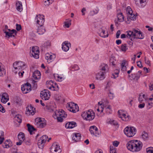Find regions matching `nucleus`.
Instances as JSON below:
<instances>
[{
    "instance_id": "f257e3e1",
    "label": "nucleus",
    "mask_w": 153,
    "mask_h": 153,
    "mask_svg": "<svg viewBox=\"0 0 153 153\" xmlns=\"http://www.w3.org/2000/svg\"><path fill=\"white\" fill-rule=\"evenodd\" d=\"M142 143L137 140H131L129 141L126 145L128 149L133 152H137L140 151L143 146Z\"/></svg>"
},
{
    "instance_id": "f03ea898",
    "label": "nucleus",
    "mask_w": 153,
    "mask_h": 153,
    "mask_svg": "<svg viewBox=\"0 0 153 153\" xmlns=\"http://www.w3.org/2000/svg\"><path fill=\"white\" fill-rule=\"evenodd\" d=\"M127 36L128 38H129L132 41L135 39H143L144 38V36L143 33L140 30H138L134 29L131 31H127Z\"/></svg>"
},
{
    "instance_id": "7ed1b4c3",
    "label": "nucleus",
    "mask_w": 153,
    "mask_h": 153,
    "mask_svg": "<svg viewBox=\"0 0 153 153\" xmlns=\"http://www.w3.org/2000/svg\"><path fill=\"white\" fill-rule=\"evenodd\" d=\"M54 112V114L53 115V117L55 119H57L58 122H61L63 121V118H65L67 116V114L65 113V111L62 110L58 111L56 110H52Z\"/></svg>"
},
{
    "instance_id": "20e7f679",
    "label": "nucleus",
    "mask_w": 153,
    "mask_h": 153,
    "mask_svg": "<svg viewBox=\"0 0 153 153\" xmlns=\"http://www.w3.org/2000/svg\"><path fill=\"white\" fill-rule=\"evenodd\" d=\"M95 115L94 113L91 109L83 112L81 115L83 119L89 121L94 119Z\"/></svg>"
},
{
    "instance_id": "39448f33",
    "label": "nucleus",
    "mask_w": 153,
    "mask_h": 153,
    "mask_svg": "<svg viewBox=\"0 0 153 153\" xmlns=\"http://www.w3.org/2000/svg\"><path fill=\"white\" fill-rule=\"evenodd\" d=\"M136 129L133 127H126L124 130V132L128 137H133L136 133Z\"/></svg>"
},
{
    "instance_id": "423d86ee",
    "label": "nucleus",
    "mask_w": 153,
    "mask_h": 153,
    "mask_svg": "<svg viewBox=\"0 0 153 153\" xmlns=\"http://www.w3.org/2000/svg\"><path fill=\"white\" fill-rule=\"evenodd\" d=\"M66 107L68 110L74 113L79 110L77 105L72 102L68 103L66 105Z\"/></svg>"
},
{
    "instance_id": "0eeeda50",
    "label": "nucleus",
    "mask_w": 153,
    "mask_h": 153,
    "mask_svg": "<svg viewBox=\"0 0 153 153\" xmlns=\"http://www.w3.org/2000/svg\"><path fill=\"white\" fill-rule=\"evenodd\" d=\"M35 125L38 128H43L46 125V120L42 118H36L35 119Z\"/></svg>"
},
{
    "instance_id": "6e6552de",
    "label": "nucleus",
    "mask_w": 153,
    "mask_h": 153,
    "mask_svg": "<svg viewBox=\"0 0 153 153\" xmlns=\"http://www.w3.org/2000/svg\"><path fill=\"white\" fill-rule=\"evenodd\" d=\"M13 66L15 70L18 69L19 70H23L26 68L25 64L21 61L15 62L13 64Z\"/></svg>"
},
{
    "instance_id": "1a4fd4ad",
    "label": "nucleus",
    "mask_w": 153,
    "mask_h": 153,
    "mask_svg": "<svg viewBox=\"0 0 153 153\" xmlns=\"http://www.w3.org/2000/svg\"><path fill=\"white\" fill-rule=\"evenodd\" d=\"M48 138V136L46 135L42 136L38 141V147L42 149L43 148L44 144Z\"/></svg>"
},
{
    "instance_id": "9d476101",
    "label": "nucleus",
    "mask_w": 153,
    "mask_h": 153,
    "mask_svg": "<svg viewBox=\"0 0 153 153\" xmlns=\"http://www.w3.org/2000/svg\"><path fill=\"white\" fill-rule=\"evenodd\" d=\"M126 12L128 15L127 19L128 21L129 19L131 20H135L136 19V18L135 15L132 14L133 12L130 7H127L126 9Z\"/></svg>"
},
{
    "instance_id": "9b49d317",
    "label": "nucleus",
    "mask_w": 153,
    "mask_h": 153,
    "mask_svg": "<svg viewBox=\"0 0 153 153\" xmlns=\"http://www.w3.org/2000/svg\"><path fill=\"white\" fill-rule=\"evenodd\" d=\"M39 48L37 46H35L32 48L30 53L34 58L36 59L39 58Z\"/></svg>"
},
{
    "instance_id": "f8f14e48",
    "label": "nucleus",
    "mask_w": 153,
    "mask_h": 153,
    "mask_svg": "<svg viewBox=\"0 0 153 153\" xmlns=\"http://www.w3.org/2000/svg\"><path fill=\"white\" fill-rule=\"evenodd\" d=\"M43 16L40 15H37L35 18V20L36 22L37 25L42 26L44 24L45 19Z\"/></svg>"
},
{
    "instance_id": "ddd939ff",
    "label": "nucleus",
    "mask_w": 153,
    "mask_h": 153,
    "mask_svg": "<svg viewBox=\"0 0 153 153\" xmlns=\"http://www.w3.org/2000/svg\"><path fill=\"white\" fill-rule=\"evenodd\" d=\"M50 149L51 152L53 153V151L56 153H60L61 152L60 147L59 146L56 142L53 144Z\"/></svg>"
},
{
    "instance_id": "4468645a",
    "label": "nucleus",
    "mask_w": 153,
    "mask_h": 153,
    "mask_svg": "<svg viewBox=\"0 0 153 153\" xmlns=\"http://www.w3.org/2000/svg\"><path fill=\"white\" fill-rule=\"evenodd\" d=\"M21 90L24 94H27L31 90L30 84L28 82L22 86Z\"/></svg>"
},
{
    "instance_id": "2eb2a0df",
    "label": "nucleus",
    "mask_w": 153,
    "mask_h": 153,
    "mask_svg": "<svg viewBox=\"0 0 153 153\" xmlns=\"http://www.w3.org/2000/svg\"><path fill=\"white\" fill-rule=\"evenodd\" d=\"M89 130L91 134H93L96 136L99 135V133L98 131V128L95 126H91Z\"/></svg>"
},
{
    "instance_id": "dca6fc26",
    "label": "nucleus",
    "mask_w": 153,
    "mask_h": 153,
    "mask_svg": "<svg viewBox=\"0 0 153 153\" xmlns=\"http://www.w3.org/2000/svg\"><path fill=\"white\" fill-rule=\"evenodd\" d=\"M71 46L70 43H68V41L64 42L62 44V49L64 51L66 52L68 51Z\"/></svg>"
},
{
    "instance_id": "f3484780",
    "label": "nucleus",
    "mask_w": 153,
    "mask_h": 153,
    "mask_svg": "<svg viewBox=\"0 0 153 153\" xmlns=\"http://www.w3.org/2000/svg\"><path fill=\"white\" fill-rule=\"evenodd\" d=\"M118 114L119 115V117L121 118L124 121H128L129 120V116L126 115V114L123 113L122 114H121V112L120 111H118Z\"/></svg>"
},
{
    "instance_id": "a211bd4d",
    "label": "nucleus",
    "mask_w": 153,
    "mask_h": 153,
    "mask_svg": "<svg viewBox=\"0 0 153 153\" xmlns=\"http://www.w3.org/2000/svg\"><path fill=\"white\" fill-rule=\"evenodd\" d=\"M105 74L104 72L100 71L96 74V79L100 80L103 79L105 78Z\"/></svg>"
},
{
    "instance_id": "6ab92c4d",
    "label": "nucleus",
    "mask_w": 153,
    "mask_h": 153,
    "mask_svg": "<svg viewBox=\"0 0 153 153\" xmlns=\"http://www.w3.org/2000/svg\"><path fill=\"white\" fill-rule=\"evenodd\" d=\"M46 91L47 90H45L44 91H41L40 94L42 95V99L45 100H48L50 97V95Z\"/></svg>"
},
{
    "instance_id": "aec40b11",
    "label": "nucleus",
    "mask_w": 153,
    "mask_h": 153,
    "mask_svg": "<svg viewBox=\"0 0 153 153\" xmlns=\"http://www.w3.org/2000/svg\"><path fill=\"white\" fill-rule=\"evenodd\" d=\"M40 73L38 71H35L33 74V80H38L40 78Z\"/></svg>"
},
{
    "instance_id": "412c9836",
    "label": "nucleus",
    "mask_w": 153,
    "mask_h": 153,
    "mask_svg": "<svg viewBox=\"0 0 153 153\" xmlns=\"http://www.w3.org/2000/svg\"><path fill=\"white\" fill-rule=\"evenodd\" d=\"M9 100V96L8 94L6 93H3L2 95L1 102L3 103H5Z\"/></svg>"
},
{
    "instance_id": "4be33fe9",
    "label": "nucleus",
    "mask_w": 153,
    "mask_h": 153,
    "mask_svg": "<svg viewBox=\"0 0 153 153\" xmlns=\"http://www.w3.org/2000/svg\"><path fill=\"white\" fill-rule=\"evenodd\" d=\"M35 108L31 106H28L26 108V114L33 115L34 114V110Z\"/></svg>"
},
{
    "instance_id": "5701e85b",
    "label": "nucleus",
    "mask_w": 153,
    "mask_h": 153,
    "mask_svg": "<svg viewBox=\"0 0 153 153\" xmlns=\"http://www.w3.org/2000/svg\"><path fill=\"white\" fill-rule=\"evenodd\" d=\"M73 140H74L75 142H78L80 140L81 135L79 133H75L73 134Z\"/></svg>"
},
{
    "instance_id": "b1692460",
    "label": "nucleus",
    "mask_w": 153,
    "mask_h": 153,
    "mask_svg": "<svg viewBox=\"0 0 153 153\" xmlns=\"http://www.w3.org/2000/svg\"><path fill=\"white\" fill-rule=\"evenodd\" d=\"M99 70L100 71L105 73L106 71L108 70V66L106 64H102L100 66Z\"/></svg>"
},
{
    "instance_id": "393cba45",
    "label": "nucleus",
    "mask_w": 153,
    "mask_h": 153,
    "mask_svg": "<svg viewBox=\"0 0 153 153\" xmlns=\"http://www.w3.org/2000/svg\"><path fill=\"white\" fill-rule=\"evenodd\" d=\"M76 126V124L74 122H70L67 123L65 125V127L67 128H72Z\"/></svg>"
},
{
    "instance_id": "a878e982",
    "label": "nucleus",
    "mask_w": 153,
    "mask_h": 153,
    "mask_svg": "<svg viewBox=\"0 0 153 153\" xmlns=\"http://www.w3.org/2000/svg\"><path fill=\"white\" fill-rule=\"evenodd\" d=\"M107 94L108 95V97L111 99H113L114 97V93L112 90L110 88H108L107 91Z\"/></svg>"
},
{
    "instance_id": "bb28decb",
    "label": "nucleus",
    "mask_w": 153,
    "mask_h": 153,
    "mask_svg": "<svg viewBox=\"0 0 153 153\" xmlns=\"http://www.w3.org/2000/svg\"><path fill=\"white\" fill-rule=\"evenodd\" d=\"M127 65L128 63L127 61L125 60H123L121 64L122 70L123 71H126L127 68L126 66Z\"/></svg>"
},
{
    "instance_id": "cd10ccee",
    "label": "nucleus",
    "mask_w": 153,
    "mask_h": 153,
    "mask_svg": "<svg viewBox=\"0 0 153 153\" xmlns=\"http://www.w3.org/2000/svg\"><path fill=\"white\" fill-rule=\"evenodd\" d=\"M45 30L44 27L42 26L39 27L36 32L39 35L43 34L45 32Z\"/></svg>"
},
{
    "instance_id": "c85d7f7f",
    "label": "nucleus",
    "mask_w": 153,
    "mask_h": 153,
    "mask_svg": "<svg viewBox=\"0 0 153 153\" xmlns=\"http://www.w3.org/2000/svg\"><path fill=\"white\" fill-rule=\"evenodd\" d=\"M147 0H135L136 4H138L139 2L141 5L142 7H144L146 4V1Z\"/></svg>"
},
{
    "instance_id": "c756f323",
    "label": "nucleus",
    "mask_w": 153,
    "mask_h": 153,
    "mask_svg": "<svg viewBox=\"0 0 153 153\" xmlns=\"http://www.w3.org/2000/svg\"><path fill=\"white\" fill-rule=\"evenodd\" d=\"M17 10L21 12L23 10L22 6V2L19 1L16 3Z\"/></svg>"
},
{
    "instance_id": "7c9ffc66",
    "label": "nucleus",
    "mask_w": 153,
    "mask_h": 153,
    "mask_svg": "<svg viewBox=\"0 0 153 153\" xmlns=\"http://www.w3.org/2000/svg\"><path fill=\"white\" fill-rule=\"evenodd\" d=\"M12 146L11 143L10 142V140H7L4 143L3 145V146L4 148H9Z\"/></svg>"
},
{
    "instance_id": "2f4dec72",
    "label": "nucleus",
    "mask_w": 153,
    "mask_h": 153,
    "mask_svg": "<svg viewBox=\"0 0 153 153\" xmlns=\"http://www.w3.org/2000/svg\"><path fill=\"white\" fill-rule=\"evenodd\" d=\"M28 128V130L30 134H32V132L36 130V129L34 127L30 124H27V125Z\"/></svg>"
},
{
    "instance_id": "473e14b6",
    "label": "nucleus",
    "mask_w": 153,
    "mask_h": 153,
    "mask_svg": "<svg viewBox=\"0 0 153 153\" xmlns=\"http://www.w3.org/2000/svg\"><path fill=\"white\" fill-rule=\"evenodd\" d=\"M4 33H5V37L9 38L10 37H13L15 38V35L13 34L12 33L10 32H8L6 31H4Z\"/></svg>"
},
{
    "instance_id": "72a5a7b5",
    "label": "nucleus",
    "mask_w": 153,
    "mask_h": 153,
    "mask_svg": "<svg viewBox=\"0 0 153 153\" xmlns=\"http://www.w3.org/2000/svg\"><path fill=\"white\" fill-rule=\"evenodd\" d=\"M18 138L19 140H21L24 141L25 140V136L23 133L20 132L18 135Z\"/></svg>"
},
{
    "instance_id": "f704fd0d",
    "label": "nucleus",
    "mask_w": 153,
    "mask_h": 153,
    "mask_svg": "<svg viewBox=\"0 0 153 153\" xmlns=\"http://www.w3.org/2000/svg\"><path fill=\"white\" fill-rule=\"evenodd\" d=\"M54 82L52 80H50L49 81H47L46 82L47 86L50 89L52 90V85H53Z\"/></svg>"
},
{
    "instance_id": "c9c22d12",
    "label": "nucleus",
    "mask_w": 153,
    "mask_h": 153,
    "mask_svg": "<svg viewBox=\"0 0 153 153\" xmlns=\"http://www.w3.org/2000/svg\"><path fill=\"white\" fill-rule=\"evenodd\" d=\"M117 17L118 20L120 22H123L124 20V16L121 13L117 14Z\"/></svg>"
},
{
    "instance_id": "e433bc0d",
    "label": "nucleus",
    "mask_w": 153,
    "mask_h": 153,
    "mask_svg": "<svg viewBox=\"0 0 153 153\" xmlns=\"http://www.w3.org/2000/svg\"><path fill=\"white\" fill-rule=\"evenodd\" d=\"M50 45V43L49 41L46 42L44 44H42V49L43 50L44 48H47L48 46Z\"/></svg>"
},
{
    "instance_id": "4c0bfd02",
    "label": "nucleus",
    "mask_w": 153,
    "mask_h": 153,
    "mask_svg": "<svg viewBox=\"0 0 153 153\" xmlns=\"http://www.w3.org/2000/svg\"><path fill=\"white\" fill-rule=\"evenodd\" d=\"M141 73L142 71H138L137 73L135 74L136 76H135V78H134V80H137L141 75Z\"/></svg>"
},
{
    "instance_id": "58836bf2",
    "label": "nucleus",
    "mask_w": 153,
    "mask_h": 153,
    "mask_svg": "<svg viewBox=\"0 0 153 153\" xmlns=\"http://www.w3.org/2000/svg\"><path fill=\"white\" fill-rule=\"evenodd\" d=\"M15 120L19 123L22 122V120L21 115H16L15 117Z\"/></svg>"
},
{
    "instance_id": "ea45409f",
    "label": "nucleus",
    "mask_w": 153,
    "mask_h": 153,
    "mask_svg": "<svg viewBox=\"0 0 153 153\" xmlns=\"http://www.w3.org/2000/svg\"><path fill=\"white\" fill-rule=\"evenodd\" d=\"M52 87L53 88V89H52V91H57L59 89V86L56 82H54L53 85H52Z\"/></svg>"
},
{
    "instance_id": "a19ab883",
    "label": "nucleus",
    "mask_w": 153,
    "mask_h": 153,
    "mask_svg": "<svg viewBox=\"0 0 153 153\" xmlns=\"http://www.w3.org/2000/svg\"><path fill=\"white\" fill-rule=\"evenodd\" d=\"M109 123H110L111 125L117 126V127H118V123L115 120L110 119L109 120Z\"/></svg>"
},
{
    "instance_id": "79ce46f5",
    "label": "nucleus",
    "mask_w": 153,
    "mask_h": 153,
    "mask_svg": "<svg viewBox=\"0 0 153 153\" xmlns=\"http://www.w3.org/2000/svg\"><path fill=\"white\" fill-rule=\"evenodd\" d=\"M6 74V71L5 69L3 68H1L0 66V76H2L4 75H5Z\"/></svg>"
},
{
    "instance_id": "37998d69",
    "label": "nucleus",
    "mask_w": 153,
    "mask_h": 153,
    "mask_svg": "<svg viewBox=\"0 0 153 153\" xmlns=\"http://www.w3.org/2000/svg\"><path fill=\"white\" fill-rule=\"evenodd\" d=\"M142 137L143 140H146L148 138V134L147 133L144 131L142 135Z\"/></svg>"
},
{
    "instance_id": "c03bdc74",
    "label": "nucleus",
    "mask_w": 153,
    "mask_h": 153,
    "mask_svg": "<svg viewBox=\"0 0 153 153\" xmlns=\"http://www.w3.org/2000/svg\"><path fill=\"white\" fill-rule=\"evenodd\" d=\"M128 49L126 44H122L121 46V50L125 52Z\"/></svg>"
},
{
    "instance_id": "a18cd8bd",
    "label": "nucleus",
    "mask_w": 153,
    "mask_h": 153,
    "mask_svg": "<svg viewBox=\"0 0 153 153\" xmlns=\"http://www.w3.org/2000/svg\"><path fill=\"white\" fill-rule=\"evenodd\" d=\"M133 100L134 98L131 97H129L127 100V102L129 103L130 106L132 105V102L133 101Z\"/></svg>"
},
{
    "instance_id": "49530a36",
    "label": "nucleus",
    "mask_w": 153,
    "mask_h": 153,
    "mask_svg": "<svg viewBox=\"0 0 153 153\" xmlns=\"http://www.w3.org/2000/svg\"><path fill=\"white\" fill-rule=\"evenodd\" d=\"M147 153H153V147H149L146 149Z\"/></svg>"
},
{
    "instance_id": "de8ad7c7",
    "label": "nucleus",
    "mask_w": 153,
    "mask_h": 153,
    "mask_svg": "<svg viewBox=\"0 0 153 153\" xmlns=\"http://www.w3.org/2000/svg\"><path fill=\"white\" fill-rule=\"evenodd\" d=\"M37 82V81L35 80H33L32 81V84L33 85V88L34 89H36L37 88V85L36 82Z\"/></svg>"
},
{
    "instance_id": "09e8293b",
    "label": "nucleus",
    "mask_w": 153,
    "mask_h": 153,
    "mask_svg": "<svg viewBox=\"0 0 153 153\" xmlns=\"http://www.w3.org/2000/svg\"><path fill=\"white\" fill-rule=\"evenodd\" d=\"M113 146H110V153H116V151Z\"/></svg>"
},
{
    "instance_id": "8fccbe9b",
    "label": "nucleus",
    "mask_w": 153,
    "mask_h": 153,
    "mask_svg": "<svg viewBox=\"0 0 153 153\" xmlns=\"http://www.w3.org/2000/svg\"><path fill=\"white\" fill-rule=\"evenodd\" d=\"M71 68L73 69H74L75 71H77L79 69V67L76 65H74L72 66Z\"/></svg>"
},
{
    "instance_id": "3c124183",
    "label": "nucleus",
    "mask_w": 153,
    "mask_h": 153,
    "mask_svg": "<svg viewBox=\"0 0 153 153\" xmlns=\"http://www.w3.org/2000/svg\"><path fill=\"white\" fill-rule=\"evenodd\" d=\"M100 35V36L102 37L103 38H105L106 37H107L108 36V34L107 33V32H106V34H104L103 33H102L101 32L99 33Z\"/></svg>"
},
{
    "instance_id": "603ef678",
    "label": "nucleus",
    "mask_w": 153,
    "mask_h": 153,
    "mask_svg": "<svg viewBox=\"0 0 153 153\" xmlns=\"http://www.w3.org/2000/svg\"><path fill=\"white\" fill-rule=\"evenodd\" d=\"M152 107H153V103L152 102L149 103L148 105L147 106V108L148 109H149Z\"/></svg>"
},
{
    "instance_id": "864d4df0",
    "label": "nucleus",
    "mask_w": 153,
    "mask_h": 153,
    "mask_svg": "<svg viewBox=\"0 0 153 153\" xmlns=\"http://www.w3.org/2000/svg\"><path fill=\"white\" fill-rule=\"evenodd\" d=\"M0 111L2 113H4L5 112V109L0 104Z\"/></svg>"
},
{
    "instance_id": "5fc2aeb1",
    "label": "nucleus",
    "mask_w": 153,
    "mask_h": 153,
    "mask_svg": "<svg viewBox=\"0 0 153 153\" xmlns=\"http://www.w3.org/2000/svg\"><path fill=\"white\" fill-rule=\"evenodd\" d=\"M16 29L17 31H19L22 29L21 25H20L16 24Z\"/></svg>"
},
{
    "instance_id": "6e6d98bb",
    "label": "nucleus",
    "mask_w": 153,
    "mask_h": 153,
    "mask_svg": "<svg viewBox=\"0 0 153 153\" xmlns=\"http://www.w3.org/2000/svg\"><path fill=\"white\" fill-rule=\"evenodd\" d=\"M111 85V81H108L107 83V84L106 85L105 88L106 89H108V88H110L109 87Z\"/></svg>"
},
{
    "instance_id": "4d7b16f0",
    "label": "nucleus",
    "mask_w": 153,
    "mask_h": 153,
    "mask_svg": "<svg viewBox=\"0 0 153 153\" xmlns=\"http://www.w3.org/2000/svg\"><path fill=\"white\" fill-rule=\"evenodd\" d=\"M145 105V104L144 103H142L139 104L138 107L140 108H142L144 107Z\"/></svg>"
},
{
    "instance_id": "13d9d810",
    "label": "nucleus",
    "mask_w": 153,
    "mask_h": 153,
    "mask_svg": "<svg viewBox=\"0 0 153 153\" xmlns=\"http://www.w3.org/2000/svg\"><path fill=\"white\" fill-rule=\"evenodd\" d=\"M113 145L114 146H115V147H117L118 146L119 143L118 141H115L113 142Z\"/></svg>"
},
{
    "instance_id": "bf43d9fd",
    "label": "nucleus",
    "mask_w": 153,
    "mask_h": 153,
    "mask_svg": "<svg viewBox=\"0 0 153 153\" xmlns=\"http://www.w3.org/2000/svg\"><path fill=\"white\" fill-rule=\"evenodd\" d=\"M100 108L101 109V112H103V108L104 107V106L103 105H102V104H100V105L99 106Z\"/></svg>"
},
{
    "instance_id": "052dcab7",
    "label": "nucleus",
    "mask_w": 153,
    "mask_h": 153,
    "mask_svg": "<svg viewBox=\"0 0 153 153\" xmlns=\"http://www.w3.org/2000/svg\"><path fill=\"white\" fill-rule=\"evenodd\" d=\"M145 63L148 65H149L150 64V61L149 59H147L146 57L145 58Z\"/></svg>"
},
{
    "instance_id": "680f3d73",
    "label": "nucleus",
    "mask_w": 153,
    "mask_h": 153,
    "mask_svg": "<svg viewBox=\"0 0 153 153\" xmlns=\"http://www.w3.org/2000/svg\"><path fill=\"white\" fill-rule=\"evenodd\" d=\"M50 4H51L50 3V1H48V0L45 1L44 2V5L45 6H48Z\"/></svg>"
},
{
    "instance_id": "e2e57ef3",
    "label": "nucleus",
    "mask_w": 153,
    "mask_h": 153,
    "mask_svg": "<svg viewBox=\"0 0 153 153\" xmlns=\"http://www.w3.org/2000/svg\"><path fill=\"white\" fill-rule=\"evenodd\" d=\"M137 65L140 68L142 67V65L141 64V62L140 61H138L137 62Z\"/></svg>"
},
{
    "instance_id": "0e129e2a",
    "label": "nucleus",
    "mask_w": 153,
    "mask_h": 153,
    "mask_svg": "<svg viewBox=\"0 0 153 153\" xmlns=\"http://www.w3.org/2000/svg\"><path fill=\"white\" fill-rule=\"evenodd\" d=\"M120 30H118L117 31L116 33V38H118L119 37V36L120 34Z\"/></svg>"
},
{
    "instance_id": "69168bd1",
    "label": "nucleus",
    "mask_w": 153,
    "mask_h": 153,
    "mask_svg": "<svg viewBox=\"0 0 153 153\" xmlns=\"http://www.w3.org/2000/svg\"><path fill=\"white\" fill-rule=\"evenodd\" d=\"M149 89L151 91H152L153 90V84L150 83L149 84Z\"/></svg>"
},
{
    "instance_id": "338daca9",
    "label": "nucleus",
    "mask_w": 153,
    "mask_h": 153,
    "mask_svg": "<svg viewBox=\"0 0 153 153\" xmlns=\"http://www.w3.org/2000/svg\"><path fill=\"white\" fill-rule=\"evenodd\" d=\"M30 140L29 139H27V140H25V143L27 145H28L30 144Z\"/></svg>"
},
{
    "instance_id": "774afa93",
    "label": "nucleus",
    "mask_w": 153,
    "mask_h": 153,
    "mask_svg": "<svg viewBox=\"0 0 153 153\" xmlns=\"http://www.w3.org/2000/svg\"><path fill=\"white\" fill-rule=\"evenodd\" d=\"M90 87L92 89H94L95 88V85L94 84H91L89 85Z\"/></svg>"
}]
</instances>
